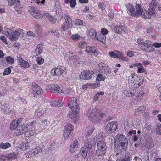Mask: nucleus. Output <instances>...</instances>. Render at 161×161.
I'll use <instances>...</instances> for the list:
<instances>
[{
    "label": "nucleus",
    "mask_w": 161,
    "mask_h": 161,
    "mask_svg": "<svg viewBox=\"0 0 161 161\" xmlns=\"http://www.w3.org/2000/svg\"><path fill=\"white\" fill-rule=\"evenodd\" d=\"M94 130V129L92 127L88 128V130L87 131L86 134V136L88 137H86L87 139L85 140V146L81 149L78 154L79 157L85 158L87 154V150L91 149L92 147L91 143L92 140L90 138V137H89H89L88 136L92 134Z\"/></svg>",
    "instance_id": "nucleus-1"
},
{
    "label": "nucleus",
    "mask_w": 161,
    "mask_h": 161,
    "mask_svg": "<svg viewBox=\"0 0 161 161\" xmlns=\"http://www.w3.org/2000/svg\"><path fill=\"white\" fill-rule=\"evenodd\" d=\"M23 31L22 29L20 28L14 31L8 29L5 31V34L8 37L10 38L11 41H14L18 38L21 34H23Z\"/></svg>",
    "instance_id": "nucleus-2"
},
{
    "label": "nucleus",
    "mask_w": 161,
    "mask_h": 161,
    "mask_svg": "<svg viewBox=\"0 0 161 161\" xmlns=\"http://www.w3.org/2000/svg\"><path fill=\"white\" fill-rule=\"evenodd\" d=\"M99 112V111L97 110L95 107H92L88 110L87 115L91 121L93 122H97L102 119V116H98L97 118H95L93 115H97Z\"/></svg>",
    "instance_id": "nucleus-3"
},
{
    "label": "nucleus",
    "mask_w": 161,
    "mask_h": 161,
    "mask_svg": "<svg viewBox=\"0 0 161 161\" xmlns=\"http://www.w3.org/2000/svg\"><path fill=\"white\" fill-rule=\"evenodd\" d=\"M64 19L65 20L64 24L62 25L61 30L63 31H65L69 28H71L73 25L72 19L68 15H64Z\"/></svg>",
    "instance_id": "nucleus-4"
},
{
    "label": "nucleus",
    "mask_w": 161,
    "mask_h": 161,
    "mask_svg": "<svg viewBox=\"0 0 161 161\" xmlns=\"http://www.w3.org/2000/svg\"><path fill=\"white\" fill-rule=\"evenodd\" d=\"M118 124L116 121H112L108 123L105 127L106 132L108 133L114 132L117 128Z\"/></svg>",
    "instance_id": "nucleus-5"
},
{
    "label": "nucleus",
    "mask_w": 161,
    "mask_h": 161,
    "mask_svg": "<svg viewBox=\"0 0 161 161\" xmlns=\"http://www.w3.org/2000/svg\"><path fill=\"white\" fill-rule=\"evenodd\" d=\"M94 139L97 142V148L106 147V143L104 142L103 137L100 134L96 135Z\"/></svg>",
    "instance_id": "nucleus-6"
},
{
    "label": "nucleus",
    "mask_w": 161,
    "mask_h": 161,
    "mask_svg": "<svg viewBox=\"0 0 161 161\" xmlns=\"http://www.w3.org/2000/svg\"><path fill=\"white\" fill-rule=\"evenodd\" d=\"M65 67L58 66L57 67L53 69L51 71L52 75L53 76L60 75L66 70Z\"/></svg>",
    "instance_id": "nucleus-7"
},
{
    "label": "nucleus",
    "mask_w": 161,
    "mask_h": 161,
    "mask_svg": "<svg viewBox=\"0 0 161 161\" xmlns=\"http://www.w3.org/2000/svg\"><path fill=\"white\" fill-rule=\"evenodd\" d=\"M29 11L31 15L36 19H41L42 18V15L41 12L34 7H31Z\"/></svg>",
    "instance_id": "nucleus-8"
},
{
    "label": "nucleus",
    "mask_w": 161,
    "mask_h": 161,
    "mask_svg": "<svg viewBox=\"0 0 161 161\" xmlns=\"http://www.w3.org/2000/svg\"><path fill=\"white\" fill-rule=\"evenodd\" d=\"M137 43L138 44V47L141 49L146 51L149 42L147 40H145L142 38H139L137 40Z\"/></svg>",
    "instance_id": "nucleus-9"
},
{
    "label": "nucleus",
    "mask_w": 161,
    "mask_h": 161,
    "mask_svg": "<svg viewBox=\"0 0 161 161\" xmlns=\"http://www.w3.org/2000/svg\"><path fill=\"white\" fill-rule=\"evenodd\" d=\"M93 73V72L92 70H85L83 71L80 74V78L82 80H89L91 78Z\"/></svg>",
    "instance_id": "nucleus-10"
},
{
    "label": "nucleus",
    "mask_w": 161,
    "mask_h": 161,
    "mask_svg": "<svg viewBox=\"0 0 161 161\" xmlns=\"http://www.w3.org/2000/svg\"><path fill=\"white\" fill-rule=\"evenodd\" d=\"M124 140L120 141L118 143L117 145L116 146V147L120 149L121 151H126L128 145V141L127 138H125Z\"/></svg>",
    "instance_id": "nucleus-11"
},
{
    "label": "nucleus",
    "mask_w": 161,
    "mask_h": 161,
    "mask_svg": "<svg viewBox=\"0 0 161 161\" xmlns=\"http://www.w3.org/2000/svg\"><path fill=\"white\" fill-rule=\"evenodd\" d=\"M68 105L71 110L76 109L78 108V104L77 103L76 98L75 97H72L69 99L68 102Z\"/></svg>",
    "instance_id": "nucleus-12"
},
{
    "label": "nucleus",
    "mask_w": 161,
    "mask_h": 161,
    "mask_svg": "<svg viewBox=\"0 0 161 161\" xmlns=\"http://www.w3.org/2000/svg\"><path fill=\"white\" fill-rule=\"evenodd\" d=\"M31 89L33 91V92L35 94H37L38 95H40L43 93V91L42 88L36 83L31 86ZM33 96L35 97H36V94H35Z\"/></svg>",
    "instance_id": "nucleus-13"
},
{
    "label": "nucleus",
    "mask_w": 161,
    "mask_h": 161,
    "mask_svg": "<svg viewBox=\"0 0 161 161\" xmlns=\"http://www.w3.org/2000/svg\"><path fill=\"white\" fill-rule=\"evenodd\" d=\"M85 52L88 54L90 55H94L95 54L97 53L98 52L97 48L94 46H87Z\"/></svg>",
    "instance_id": "nucleus-14"
},
{
    "label": "nucleus",
    "mask_w": 161,
    "mask_h": 161,
    "mask_svg": "<svg viewBox=\"0 0 161 161\" xmlns=\"http://www.w3.org/2000/svg\"><path fill=\"white\" fill-rule=\"evenodd\" d=\"M67 117L71 119L74 123H76L79 117V114L76 109H73L72 112L68 114Z\"/></svg>",
    "instance_id": "nucleus-15"
},
{
    "label": "nucleus",
    "mask_w": 161,
    "mask_h": 161,
    "mask_svg": "<svg viewBox=\"0 0 161 161\" xmlns=\"http://www.w3.org/2000/svg\"><path fill=\"white\" fill-rule=\"evenodd\" d=\"M98 65L100 69L102 72L104 74H110L111 73V71L109 69V67L106 66L105 64L101 63Z\"/></svg>",
    "instance_id": "nucleus-16"
},
{
    "label": "nucleus",
    "mask_w": 161,
    "mask_h": 161,
    "mask_svg": "<svg viewBox=\"0 0 161 161\" xmlns=\"http://www.w3.org/2000/svg\"><path fill=\"white\" fill-rule=\"evenodd\" d=\"M22 121V118H20L18 119H14L10 125V128L11 130H14L19 125Z\"/></svg>",
    "instance_id": "nucleus-17"
},
{
    "label": "nucleus",
    "mask_w": 161,
    "mask_h": 161,
    "mask_svg": "<svg viewBox=\"0 0 161 161\" xmlns=\"http://www.w3.org/2000/svg\"><path fill=\"white\" fill-rule=\"evenodd\" d=\"M154 14L149 9H148V11H147L144 9L141 16L143 18L149 19H151V16L153 15Z\"/></svg>",
    "instance_id": "nucleus-18"
},
{
    "label": "nucleus",
    "mask_w": 161,
    "mask_h": 161,
    "mask_svg": "<svg viewBox=\"0 0 161 161\" xmlns=\"http://www.w3.org/2000/svg\"><path fill=\"white\" fill-rule=\"evenodd\" d=\"M42 151V148L41 147L37 146L33 149L31 152H29L28 154H29L30 157H31L40 153Z\"/></svg>",
    "instance_id": "nucleus-19"
},
{
    "label": "nucleus",
    "mask_w": 161,
    "mask_h": 161,
    "mask_svg": "<svg viewBox=\"0 0 161 161\" xmlns=\"http://www.w3.org/2000/svg\"><path fill=\"white\" fill-rule=\"evenodd\" d=\"M125 139H127L126 137L125 136L121 134H118L115 136L114 139V145L115 147H116V146L117 145L118 143L120 141L123 140H125Z\"/></svg>",
    "instance_id": "nucleus-20"
},
{
    "label": "nucleus",
    "mask_w": 161,
    "mask_h": 161,
    "mask_svg": "<svg viewBox=\"0 0 161 161\" xmlns=\"http://www.w3.org/2000/svg\"><path fill=\"white\" fill-rule=\"evenodd\" d=\"M135 12L136 14V17H138L139 15H140L143 11L145 8L141 5L139 4H136L135 5Z\"/></svg>",
    "instance_id": "nucleus-21"
},
{
    "label": "nucleus",
    "mask_w": 161,
    "mask_h": 161,
    "mask_svg": "<svg viewBox=\"0 0 161 161\" xmlns=\"http://www.w3.org/2000/svg\"><path fill=\"white\" fill-rule=\"evenodd\" d=\"M25 127H26L25 126H24V125H23L21 126H19L17 127L16 129H15L14 131V134L17 135L22 134L24 131H27V130H26V129Z\"/></svg>",
    "instance_id": "nucleus-22"
},
{
    "label": "nucleus",
    "mask_w": 161,
    "mask_h": 161,
    "mask_svg": "<svg viewBox=\"0 0 161 161\" xmlns=\"http://www.w3.org/2000/svg\"><path fill=\"white\" fill-rule=\"evenodd\" d=\"M126 6L127 10L130 13L131 15L133 17H135L136 14L135 12V10L133 5L128 3L126 4Z\"/></svg>",
    "instance_id": "nucleus-23"
},
{
    "label": "nucleus",
    "mask_w": 161,
    "mask_h": 161,
    "mask_svg": "<svg viewBox=\"0 0 161 161\" xmlns=\"http://www.w3.org/2000/svg\"><path fill=\"white\" fill-rule=\"evenodd\" d=\"M51 92L54 93H60L63 92V91L60 89L59 87L57 85L53 84L51 87Z\"/></svg>",
    "instance_id": "nucleus-24"
},
{
    "label": "nucleus",
    "mask_w": 161,
    "mask_h": 161,
    "mask_svg": "<svg viewBox=\"0 0 161 161\" xmlns=\"http://www.w3.org/2000/svg\"><path fill=\"white\" fill-rule=\"evenodd\" d=\"M78 147V142L76 140H75L72 144L70 146V151L71 153L74 152Z\"/></svg>",
    "instance_id": "nucleus-25"
},
{
    "label": "nucleus",
    "mask_w": 161,
    "mask_h": 161,
    "mask_svg": "<svg viewBox=\"0 0 161 161\" xmlns=\"http://www.w3.org/2000/svg\"><path fill=\"white\" fill-rule=\"evenodd\" d=\"M106 147L97 148L96 150V155L97 156L103 157L106 153Z\"/></svg>",
    "instance_id": "nucleus-26"
},
{
    "label": "nucleus",
    "mask_w": 161,
    "mask_h": 161,
    "mask_svg": "<svg viewBox=\"0 0 161 161\" xmlns=\"http://www.w3.org/2000/svg\"><path fill=\"white\" fill-rule=\"evenodd\" d=\"M158 2L156 0H153L149 4V9L151 10L154 14H155V9L157 5Z\"/></svg>",
    "instance_id": "nucleus-27"
},
{
    "label": "nucleus",
    "mask_w": 161,
    "mask_h": 161,
    "mask_svg": "<svg viewBox=\"0 0 161 161\" xmlns=\"http://www.w3.org/2000/svg\"><path fill=\"white\" fill-rule=\"evenodd\" d=\"M137 66V72L138 73H145V72H146V69L143 68L142 64H141L140 63H136L134 64L133 65H132L131 67H133V66Z\"/></svg>",
    "instance_id": "nucleus-28"
},
{
    "label": "nucleus",
    "mask_w": 161,
    "mask_h": 161,
    "mask_svg": "<svg viewBox=\"0 0 161 161\" xmlns=\"http://www.w3.org/2000/svg\"><path fill=\"white\" fill-rule=\"evenodd\" d=\"M132 76H133V75L132 74ZM140 80V79L137 76L136 77L132 76L131 78V80L129 79L128 80V83L129 84H130L131 83L133 84L134 85L135 87H136V85H137L138 83Z\"/></svg>",
    "instance_id": "nucleus-29"
},
{
    "label": "nucleus",
    "mask_w": 161,
    "mask_h": 161,
    "mask_svg": "<svg viewBox=\"0 0 161 161\" xmlns=\"http://www.w3.org/2000/svg\"><path fill=\"white\" fill-rule=\"evenodd\" d=\"M42 46L41 44H38L37 46V47L34 50V53L35 57L40 55L42 52Z\"/></svg>",
    "instance_id": "nucleus-30"
},
{
    "label": "nucleus",
    "mask_w": 161,
    "mask_h": 161,
    "mask_svg": "<svg viewBox=\"0 0 161 161\" xmlns=\"http://www.w3.org/2000/svg\"><path fill=\"white\" fill-rule=\"evenodd\" d=\"M131 155L130 153H126L125 155L123 156L118 161H130Z\"/></svg>",
    "instance_id": "nucleus-31"
},
{
    "label": "nucleus",
    "mask_w": 161,
    "mask_h": 161,
    "mask_svg": "<svg viewBox=\"0 0 161 161\" xmlns=\"http://www.w3.org/2000/svg\"><path fill=\"white\" fill-rule=\"evenodd\" d=\"M88 35L91 38H94L96 37L97 36V33L95 30L93 29H91L87 31Z\"/></svg>",
    "instance_id": "nucleus-32"
},
{
    "label": "nucleus",
    "mask_w": 161,
    "mask_h": 161,
    "mask_svg": "<svg viewBox=\"0 0 161 161\" xmlns=\"http://www.w3.org/2000/svg\"><path fill=\"white\" fill-rule=\"evenodd\" d=\"M114 30L116 33L120 34L122 32H125V29L124 27L122 26H116L114 27Z\"/></svg>",
    "instance_id": "nucleus-33"
},
{
    "label": "nucleus",
    "mask_w": 161,
    "mask_h": 161,
    "mask_svg": "<svg viewBox=\"0 0 161 161\" xmlns=\"http://www.w3.org/2000/svg\"><path fill=\"white\" fill-rule=\"evenodd\" d=\"M96 38L99 41L101 42L103 44H105L106 42V37L104 35L99 34L97 35Z\"/></svg>",
    "instance_id": "nucleus-34"
},
{
    "label": "nucleus",
    "mask_w": 161,
    "mask_h": 161,
    "mask_svg": "<svg viewBox=\"0 0 161 161\" xmlns=\"http://www.w3.org/2000/svg\"><path fill=\"white\" fill-rule=\"evenodd\" d=\"M36 123V121H34L32 122H29L27 125H24V126H25L26 130L28 131L29 129H31L34 127Z\"/></svg>",
    "instance_id": "nucleus-35"
},
{
    "label": "nucleus",
    "mask_w": 161,
    "mask_h": 161,
    "mask_svg": "<svg viewBox=\"0 0 161 161\" xmlns=\"http://www.w3.org/2000/svg\"><path fill=\"white\" fill-rule=\"evenodd\" d=\"M19 3L20 2L17 3L14 7V9L17 12V13L19 14H20L21 13L23 9V7H21V6H19Z\"/></svg>",
    "instance_id": "nucleus-36"
},
{
    "label": "nucleus",
    "mask_w": 161,
    "mask_h": 161,
    "mask_svg": "<svg viewBox=\"0 0 161 161\" xmlns=\"http://www.w3.org/2000/svg\"><path fill=\"white\" fill-rule=\"evenodd\" d=\"M146 109L145 107L144 106H141L137 108L135 111V113L136 114H142L143 111Z\"/></svg>",
    "instance_id": "nucleus-37"
},
{
    "label": "nucleus",
    "mask_w": 161,
    "mask_h": 161,
    "mask_svg": "<svg viewBox=\"0 0 161 161\" xmlns=\"http://www.w3.org/2000/svg\"><path fill=\"white\" fill-rule=\"evenodd\" d=\"M73 125L72 124L69 123L65 126L64 130L71 132L73 130Z\"/></svg>",
    "instance_id": "nucleus-38"
},
{
    "label": "nucleus",
    "mask_w": 161,
    "mask_h": 161,
    "mask_svg": "<svg viewBox=\"0 0 161 161\" xmlns=\"http://www.w3.org/2000/svg\"><path fill=\"white\" fill-rule=\"evenodd\" d=\"M49 124L50 123L48 121H47L46 119H45L42 121V127L45 129L48 128V126H49Z\"/></svg>",
    "instance_id": "nucleus-39"
},
{
    "label": "nucleus",
    "mask_w": 161,
    "mask_h": 161,
    "mask_svg": "<svg viewBox=\"0 0 161 161\" xmlns=\"http://www.w3.org/2000/svg\"><path fill=\"white\" fill-rule=\"evenodd\" d=\"M29 145V143L28 142H23L21 144L20 148L22 150H25L28 149Z\"/></svg>",
    "instance_id": "nucleus-40"
},
{
    "label": "nucleus",
    "mask_w": 161,
    "mask_h": 161,
    "mask_svg": "<svg viewBox=\"0 0 161 161\" xmlns=\"http://www.w3.org/2000/svg\"><path fill=\"white\" fill-rule=\"evenodd\" d=\"M11 146V145L9 143H3L0 144V147L3 149H6Z\"/></svg>",
    "instance_id": "nucleus-41"
},
{
    "label": "nucleus",
    "mask_w": 161,
    "mask_h": 161,
    "mask_svg": "<svg viewBox=\"0 0 161 161\" xmlns=\"http://www.w3.org/2000/svg\"><path fill=\"white\" fill-rule=\"evenodd\" d=\"M87 45V43L86 42L81 41L79 42L77 45L79 48L83 49L86 47Z\"/></svg>",
    "instance_id": "nucleus-42"
},
{
    "label": "nucleus",
    "mask_w": 161,
    "mask_h": 161,
    "mask_svg": "<svg viewBox=\"0 0 161 161\" xmlns=\"http://www.w3.org/2000/svg\"><path fill=\"white\" fill-rule=\"evenodd\" d=\"M70 61L71 62H72L73 63L76 64H79L80 61L79 58L75 56H74L72 57L70 59Z\"/></svg>",
    "instance_id": "nucleus-43"
},
{
    "label": "nucleus",
    "mask_w": 161,
    "mask_h": 161,
    "mask_svg": "<svg viewBox=\"0 0 161 161\" xmlns=\"http://www.w3.org/2000/svg\"><path fill=\"white\" fill-rule=\"evenodd\" d=\"M80 35L78 34H75L71 36V38L74 41H77L80 39Z\"/></svg>",
    "instance_id": "nucleus-44"
},
{
    "label": "nucleus",
    "mask_w": 161,
    "mask_h": 161,
    "mask_svg": "<svg viewBox=\"0 0 161 161\" xmlns=\"http://www.w3.org/2000/svg\"><path fill=\"white\" fill-rule=\"evenodd\" d=\"M116 55H117L116 58L121 59L122 60L124 61L125 59V58L123 57L122 53L118 51H116Z\"/></svg>",
    "instance_id": "nucleus-45"
},
{
    "label": "nucleus",
    "mask_w": 161,
    "mask_h": 161,
    "mask_svg": "<svg viewBox=\"0 0 161 161\" xmlns=\"http://www.w3.org/2000/svg\"><path fill=\"white\" fill-rule=\"evenodd\" d=\"M155 50V48L153 47L152 45L150 44L149 42L148 44V47H147L146 52L148 53H150L153 51Z\"/></svg>",
    "instance_id": "nucleus-46"
},
{
    "label": "nucleus",
    "mask_w": 161,
    "mask_h": 161,
    "mask_svg": "<svg viewBox=\"0 0 161 161\" xmlns=\"http://www.w3.org/2000/svg\"><path fill=\"white\" fill-rule=\"evenodd\" d=\"M51 105L53 107H55L56 106L60 107L61 105V104H60L58 101L55 100L51 102Z\"/></svg>",
    "instance_id": "nucleus-47"
},
{
    "label": "nucleus",
    "mask_w": 161,
    "mask_h": 161,
    "mask_svg": "<svg viewBox=\"0 0 161 161\" xmlns=\"http://www.w3.org/2000/svg\"><path fill=\"white\" fill-rule=\"evenodd\" d=\"M96 79L97 81H103L104 80L105 78V77L102 74H99L97 75Z\"/></svg>",
    "instance_id": "nucleus-48"
},
{
    "label": "nucleus",
    "mask_w": 161,
    "mask_h": 161,
    "mask_svg": "<svg viewBox=\"0 0 161 161\" xmlns=\"http://www.w3.org/2000/svg\"><path fill=\"white\" fill-rule=\"evenodd\" d=\"M8 2V4L10 5L11 6L14 5L16 3H18L20 2L19 0H7Z\"/></svg>",
    "instance_id": "nucleus-49"
},
{
    "label": "nucleus",
    "mask_w": 161,
    "mask_h": 161,
    "mask_svg": "<svg viewBox=\"0 0 161 161\" xmlns=\"http://www.w3.org/2000/svg\"><path fill=\"white\" fill-rule=\"evenodd\" d=\"M156 132V134L158 135H160L161 134V124H158L157 125Z\"/></svg>",
    "instance_id": "nucleus-50"
},
{
    "label": "nucleus",
    "mask_w": 161,
    "mask_h": 161,
    "mask_svg": "<svg viewBox=\"0 0 161 161\" xmlns=\"http://www.w3.org/2000/svg\"><path fill=\"white\" fill-rule=\"evenodd\" d=\"M11 71V69L9 67L6 68L3 73V75H6L9 74Z\"/></svg>",
    "instance_id": "nucleus-51"
},
{
    "label": "nucleus",
    "mask_w": 161,
    "mask_h": 161,
    "mask_svg": "<svg viewBox=\"0 0 161 161\" xmlns=\"http://www.w3.org/2000/svg\"><path fill=\"white\" fill-rule=\"evenodd\" d=\"M4 113L6 114L9 113L11 112L10 107L9 106H7L4 108L3 110Z\"/></svg>",
    "instance_id": "nucleus-52"
},
{
    "label": "nucleus",
    "mask_w": 161,
    "mask_h": 161,
    "mask_svg": "<svg viewBox=\"0 0 161 161\" xmlns=\"http://www.w3.org/2000/svg\"><path fill=\"white\" fill-rule=\"evenodd\" d=\"M20 65L25 68H28L29 67V65L28 62L24 60L21 63Z\"/></svg>",
    "instance_id": "nucleus-53"
},
{
    "label": "nucleus",
    "mask_w": 161,
    "mask_h": 161,
    "mask_svg": "<svg viewBox=\"0 0 161 161\" xmlns=\"http://www.w3.org/2000/svg\"><path fill=\"white\" fill-rule=\"evenodd\" d=\"M37 64L39 65L42 64L44 62V59L39 57H37L36 60Z\"/></svg>",
    "instance_id": "nucleus-54"
},
{
    "label": "nucleus",
    "mask_w": 161,
    "mask_h": 161,
    "mask_svg": "<svg viewBox=\"0 0 161 161\" xmlns=\"http://www.w3.org/2000/svg\"><path fill=\"white\" fill-rule=\"evenodd\" d=\"M64 139H67L70 134L71 132H69V131H68L66 130H64Z\"/></svg>",
    "instance_id": "nucleus-55"
},
{
    "label": "nucleus",
    "mask_w": 161,
    "mask_h": 161,
    "mask_svg": "<svg viewBox=\"0 0 161 161\" xmlns=\"http://www.w3.org/2000/svg\"><path fill=\"white\" fill-rule=\"evenodd\" d=\"M108 31L105 28H102L101 30V33L102 35L105 36L108 33Z\"/></svg>",
    "instance_id": "nucleus-56"
},
{
    "label": "nucleus",
    "mask_w": 161,
    "mask_h": 161,
    "mask_svg": "<svg viewBox=\"0 0 161 161\" xmlns=\"http://www.w3.org/2000/svg\"><path fill=\"white\" fill-rule=\"evenodd\" d=\"M40 0H31L37 4L38 5H41L45 3V1L44 0H42L41 2H39Z\"/></svg>",
    "instance_id": "nucleus-57"
},
{
    "label": "nucleus",
    "mask_w": 161,
    "mask_h": 161,
    "mask_svg": "<svg viewBox=\"0 0 161 161\" xmlns=\"http://www.w3.org/2000/svg\"><path fill=\"white\" fill-rule=\"evenodd\" d=\"M16 157V154L14 153H10L8 154V157L9 159H15Z\"/></svg>",
    "instance_id": "nucleus-58"
},
{
    "label": "nucleus",
    "mask_w": 161,
    "mask_h": 161,
    "mask_svg": "<svg viewBox=\"0 0 161 161\" xmlns=\"http://www.w3.org/2000/svg\"><path fill=\"white\" fill-rule=\"evenodd\" d=\"M109 55L112 58H116L117 57V55H116V52L115 53L112 51L109 52Z\"/></svg>",
    "instance_id": "nucleus-59"
},
{
    "label": "nucleus",
    "mask_w": 161,
    "mask_h": 161,
    "mask_svg": "<svg viewBox=\"0 0 161 161\" xmlns=\"http://www.w3.org/2000/svg\"><path fill=\"white\" fill-rule=\"evenodd\" d=\"M152 153L150 154V157L152 158L153 156L154 155V156H156L158 154V151L157 150L154 149L152 151Z\"/></svg>",
    "instance_id": "nucleus-60"
},
{
    "label": "nucleus",
    "mask_w": 161,
    "mask_h": 161,
    "mask_svg": "<svg viewBox=\"0 0 161 161\" xmlns=\"http://www.w3.org/2000/svg\"><path fill=\"white\" fill-rule=\"evenodd\" d=\"M48 19L52 24H54L56 21V19L52 16H50Z\"/></svg>",
    "instance_id": "nucleus-61"
},
{
    "label": "nucleus",
    "mask_w": 161,
    "mask_h": 161,
    "mask_svg": "<svg viewBox=\"0 0 161 161\" xmlns=\"http://www.w3.org/2000/svg\"><path fill=\"white\" fill-rule=\"evenodd\" d=\"M75 22V24L77 25H80L83 23V21L82 20L79 19H76Z\"/></svg>",
    "instance_id": "nucleus-62"
},
{
    "label": "nucleus",
    "mask_w": 161,
    "mask_h": 161,
    "mask_svg": "<svg viewBox=\"0 0 161 161\" xmlns=\"http://www.w3.org/2000/svg\"><path fill=\"white\" fill-rule=\"evenodd\" d=\"M153 46L155 48H158L161 47V43L155 42L153 43Z\"/></svg>",
    "instance_id": "nucleus-63"
},
{
    "label": "nucleus",
    "mask_w": 161,
    "mask_h": 161,
    "mask_svg": "<svg viewBox=\"0 0 161 161\" xmlns=\"http://www.w3.org/2000/svg\"><path fill=\"white\" fill-rule=\"evenodd\" d=\"M76 4V2L75 0H72L70 3V5L71 7H74Z\"/></svg>",
    "instance_id": "nucleus-64"
}]
</instances>
